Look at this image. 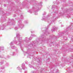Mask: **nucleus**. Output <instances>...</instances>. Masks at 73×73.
I'll use <instances>...</instances> for the list:
<instances>
[{"label": "nucleus", "instance_id": "nucleus-1", "mask_svg": "<svg viewBox=\"0 0 73 73\" xmlns=\"http://www.w3.org/2000/svg\"><path fill=\"white\" fill-rule=\"evenodd\" d=\"M17 37L18 39H19V40H18L19 42H17L15 41L14 42L15 43V44H17V45L21 46V43L22 42V41H21V40L22 39L20 37V35H19V34H18L17 35Z\"/></svg>", "mask_w": 73, "mask_h": 73}, {"label": "nucleus", "instance_id": "nucleus-2", "mask_svg": "<svg viewBox=\"0 0 73 73\" xmlns=\"http://www.w3.org/2000/svg\"><path fill=\"white\" fill-rule=\"evenodd\" d=\"M18 25L19 28L22 29V28L24 27V25L21 23V21H19L18 23Z\"/></svg>", "mask_w": 73, "mask_h": 73}, {"label": "nucleus", "instance_id": "nucleus-3", "mask_svg": "<svg viewBox=\"0 0 73 73\" xmlns=\"http://www.w3.org/2000/svg\"><path fill=\"white\" fill-rule=\"evenodd\" d=\"M0 21L1 22H4V21H5V18H3V17H2Z\"/></svg>", "mask_w": 73, "mask_h": 73}, {"label": "nucleus", "instance_id": "nucleus-4", "mask_svg": "<svg viewBox=\"0 0 73 73\" xmlns=\"http://www.w3.org/2000/svg\"><path fill=\"white\" fill-rule=\"evenodd\" d=\"M4 48L3 47L0 46V52H2L3 50H4Z\"/></svg>", "mask_w": 73, "mask_h": 73}, {"label": "nucleus", "instance_id": "nucleus-5", "mask_svg": "<svg viewBox=\"0 0 73 73\" xmlns=\"http://www.w3.org/2000/svg\"><path fill=\"white\" fill-rule=\"evenodd\" d=\"M57 28H56V27H54L52 29L51 31L52 32L54 31L55 30H57Z\"/></svg>", "mask_w": 73, "mask_h": 73}, {"label": "nucleus", "instance_id": "nucleus-6", "mask_svg": "<svg viewBox=\"0 0 73 73\" xmlns=\"http://www.w3.org/2000/svg\"><path fill=\"white\" fill-rule=\"evenodd\" d=\"M51 20L53 21H54L56 20V18L54 17H52L51 19Z\"/></svg>", "mask_w": 73, "mask_h": 73}, {"label": "nucleus", "instance_id": "nucleus-7", "mask_svg": "<svg viewBox=\"0 0 73 73\" xmlns=\"http://www.w3.org/2000/svg\"><path fill=\"white\" fill-rule=\"evenodd\" d=\"M22 69L23 70H24L25 69V64H22Z\"/></svg>", "mask_w": 73, "mask_h": 73}, {"label": "nucleus", "instance_id": "nucleus-8", "mask_svg": "<svg viewBox=\"0 0 73 73\" xmlns=\"http://www.w3.org/2000/svg\"><path fill=\"white\" fill-rule=\"evenodd\" d=\"M9 25H15V23H9Z\"/></svg>", "mask_w": 73, "mask_h": 73}, {"label": "nucleus", "instance_id": "nucleus-9", "mask_svg": "<svg viewBox=\"0 0 73 73\" xmlns=\"http://www.w3.org/2000/svg\"><path fill=\"white\" fill-rule=\"evenodd\" d=\"M10 54L11 56H15V52H11Z\"/></svg>", "mask_w": 73, "mask_h": 73}, {"label": "nucleus", "instance_id": "nucleus-10", "mask_svg": "<svg viewBox=\"0 0 73 73\" xmlns=\"http://www.w3.org/2000/svg\"><path fill=\"white\" fill-rule=\"evenodd\" d=\"M6 25H3V26H2V27H3V29H2V27L1 28V29H2V30H4V27H5V26H6Z\"/></svg>", "mask_w": 73, "mask_h": 73}, {"label": "nucleus", "instance_id": "nucleus-11", "mask_svg": "<svg viewBox=\"0 0 73 73\" xmlns=\"http://www.w3.org/2000/svg\"><path fill=\"white\" fill-rule=\"evenodd\" d=\"M43 33H44V34H45V33H46V34H47L48 33L47 32V31H43Z\"/></svg>", "mask_w": 73, "mask_h": 73}, {"label": "nucleus", "instance_id": "nucleus-12", "mask_svg": "<svg viewBox=\"0 0 73 73\" xmlns=\"http://www.w3.org/2000/svg\"><path fill=\"white\" fill-rule=\"evenodd\" d=\"M1 13L2 14V15H3V11H0V15Z\"/></svg>", "mask_w": 73, "mask_h": 73}, {"label": "nucleus", "instance_id": "nucleus-13", "mask_svg": "<svg viewBox=\"0 0 73 73\" xmlns=\"http://www.w3.org/2000/svg\"><path fill=\"white\" fill-rule=\"evenodd\" d=\"M4 64V62H3H3H0V64L1 65H2V64Z\"/></svg>", "mask_w": 73, "mask_h": 73}, {"label": "nucleus", "instance_id": "nucleus-14", "mask_svg": "<svg viewBox=\"0 0 73 73\" xmlns=\"http://www.w3.org/2000/svg\"><path fill=\"white\" fill-rule=\"evenodd\" d=\"M42 3V2H41L40 3H39V5H41V4Z\"/></svg>", "mask_w": 73, "mask_h": 73}, {"label": "nucleus", "instance_id": "nucleus-15", "mask_svg": "<svg viewBox=\"0 0 73 73\" xmlns=\"http://www.w3.org/2000/svg\"><path fill=\"white\" fill-rule=\"evenodd\" d=\"M27 39H28V37H26L25 38V41H26V42H27Z\"/></svg>", "mask_w": 73, "mask_h": 73}, {"label": "nucleus", "instance_id": "nucleus-16", "mask_svg": "<svg viewBox=\"0 0 73 73\" xmlns=\"http://www.w3.org/2000/svg\"><path fill=\"white\" fill-rule=\"evenodd\" d=\"M19 29V27H15V30H17Z\"/></svg>", "mask_w": 73, "mask_h": 73}, {"label": "nucleus", "instance_id": "nucleus-17", "mask_svg": "<svg viewBox=\"0 0 73 73\" xmlns=\"http://www.w3.org/2000/svg\"><path fill=\"white\" fill-rule=\"evenodd\" d=\"M17 69L19 70H21V69H20V67H18L17 68Z\"/></svg>", "mask_w": 73, "mask_h": 73}, {"label": "nucleus", "instance_id": "nucleus-18", "mask_svg": "<svg viewBox=\"0 0 73 73\" xmlns=\"http://www.w3.org/2000/svg\"><path fill=\"white\" fill-rule=\"evenodd\" d=\"M10 45L11 46V45H13V42H11L10 43Z\"/></svg>", "mask_w": 73, "mask_h": 73}, {"label": "nucleus", "instance_id": "nucleus-19", "mask_svg": "<svg viewBox=\"0 0 73 73\" xmlns=\"http://www.w3.org/2000/svg\"><path fill=\"white\" fill-rule=\"evenodd\" d=\"M32 39V36L29 38V40H31Z\"/></svg>", "mask_w": 73, "mask_h": 73}, {"label": "nucleus", "instance_id": "nucleus-20", "mask_svg": "<svg viewBox=\"0 0 73 73\" xmlns=\"http://www.w3.org/2000/svg\"><path fill=\"white\" fill-rule=\"evenodd\" d=\"M11 48H12V49H14L15 48V47H14V46H11Z\"/></svg>", "mask_w": 73, "mask_h": 73}, {"label": "nucleus", "instance_id": "nucleus-21", "mask_svg": "<svg viewBox=\"0 0 73 73\" xmlns=\"http://www.w3.org/2000/svg\"><path fill=\"white\" fill-rule=\"evenodd\" d=\"M35 36H36V35H32V37H35Z\"/></svg>", "mask_w": 73, "mask_h": 73}, {"label": "nucleus", "instance_id": "nucleus-22", "mask_svg": "<svg viewBox=\"0 0 73 73\" xmlns=\"http://www.w3.org/2000/svg\"><path fill=\"white\" fill-rule=\"evenodd\" d=\"M6 66H8L9 65V64L8 63H7L6 64Z\"/></svg>", "mask_w": 73, "mask_h": 73}, {"label": "nucleus", "instance_id": "nucleus-23", "mask_svg": "<svg viewBox=\"0 0 73 73\" xmlns=\"http://www.w3.org/2000/svg\"><path fill=\"white\" fill-rule=\"evenodd\" d=\"M9 55H7V58H9Z\"/></svg>", "mask_w": 73, "mask_h": 73}, {"label": "nucleus", "instance_id": "nucleus-24", "mask_svg": "<svg viewBox=\"0 0 73 73\" xmlns=\"http://www.w3.org/2000/svg\"><path fill=\"white\" fill-rule=\"evenodd\" d=\"M35 15H37V13L36 12L35 13Z\"/></svg>", "mask_w": 73, "mask_h": 73}, {"label": "nucleus", "instance_id": "nucleus-25", "mask_svg": "<svg viewBox=\"0 0 73 73\" xmlns=\"http://www.w3.org/2000/svg\"><path fill=\"white\" fill-rule=\"evenodd\" d=\"M1 69H4V67H2L1 68Z\"/></svg>", "mask_w": 73, "mask_h": 73}, {"label": "nucleus", "instance_id": "nucleus-26", "mask_svg": "<svg viewBox=\"0 0 73 73\" xmlns=\"http://www.w3.org/2000/svg\"><path fill=\"white\" fill-rule=\"evenodd\" d=\"M4 7H6V5H5V4H4Z\"/></svg>", "mask_w": 73, "mask_h": 73}, {"label": "nucleus", "instance_id": "nucleus-27", "mask_svg": "<svg viewBox=\"0 0 73 73\" xmlns=\"http://www.w3.org/2000/svg\"><path fill=\"white\" fill-rule=\"evenodd\" d=\"M36 9L37 10H38V9H38V7H37L36 8Z\"/></svg>", "mask_w": 73, "mask_h": 73}, {"label": "nucleus", "instance_id": "nucleus-28", "mask_svg": "<svg viewBox=\"0 0 73 73\" xmlns=\"http://www.w3.org/2000/svg\"><path fill=\"white\" fill-rule=\"evenodd\" d=\"M45 20V19L44 18H43L42 19V20Z\"/></svg>", "mask_w": 73, "mask_h": 73}, {"label": "nucleus", "instance_id": "nucleus-29", "mask_svg": "<svg viewBox=\"0 0 73 73\" xmlns=\"http://www.w3.org/2000/svg\"><path fill=\"white\" fill-rule=\"evenodd\" d=\"M45 15V13H44L43 14V16H44Z\"/></svg>", "mask_w": 73, "mask_h": 73}, {"label": "nucleus", "instance_id": "nucleus-30", "mask_svg": "<svg viewBox=\"0 0 73 73\" xmlns=\"http://www.w3.org/2000/svg\"><path fill=\"white\" fill-rule=\"evenodd\" d=\"M26 72H27V71H25L24 73H26Z\"/></svg>", "mask_w": 73, "mask_h": 73}, {"label": "nucleus", "instance_id": "nucleus-31", "mask_svg": "<svg viewBox=\"0 0 73 73\" xmlns=\"http://www.w3.org/2000/svg\"><path fill=\"white\" fill-rule=\"evenodd\" d=\"M25 23H27V21H25Z\"/></svg>", "mask_w": 73, "mask_h": 73}, {"label": "nucleus", "instance_id": "nucleus-32", "mask_svg": "<svg viewBox=\"0 0 73 73\" xmlns=\"http://www.w3.org/2000/svg\"><path fill=\"white\" fill-rule=\"evenodd\" d=\"M16 15H14V17H16Z\"/></svg>", "mask_w": 73, "mask_h": 73}, {"label": "nucleus", "instance_id": "nucleus-33", "mask_svg": "<svg viewBox=\"0 0 73 73\" xmlns=\"http://www.w3.org/2000/svg\"><path fill=\"white\" fill-rule=\"evenodd\" d=\"M30 67V68H32V66L31 65V66Z\"/></svg>", "mask_w": 73, "mask_h": 73}, {"label": "nucleus", "instance_id": "nucleus-34", "mask_svg": "<svg viewBox=\"0 0 73 73\" xmlns=\"http://www.w3.org/2000/svg\"><path fill=\"white\" fill-rule=\"evenodd\" d=\"M21 50H22V51H23V50L22 48H21Z\"/></svg>", "mask_w": 73, "mask_h": 73}, {"label": "nucleus", "instance_id": "nucleus-35", "mask_svg": "<svg viewBox=\"0 0 73 73\" xmlns=\"http://www.w3.org/2000/svg\"><path fill=\"white\" fill-rule=\"evenodd\" d=\"M48 28V27H47V28H46V29H47Z\"/></svg>", "mask_w": 73, "mask_h": 73}, {"label": "nucleus", "instance_id": "nucleus-36", "mask_svg": "<svg viewBox=\"0 0 73 73\" xmlns=\"http://www.w3.org/2000/svg\"><path fill=\"white\" fill-rule=\"evenodd\" d=\"M30 45H32V46H33V44H30Z\"/></svg>", "mask_w": 73, "mask_h": 73}, {"label": "nucleus", "instance_id": "nucleus-37", "mask_svg": "<svg viewBox=\"0 0 73 73\" xmlns=\"http://www.w3.org/2000/svg\"><path fill=\"white\" fill-rule=\"evenodd\" d=\"M31 73H34V72H33V71H32V72H31Z\"/></svg>", "mask_w": 73, "mask_h": 73}, {"label": "nucleus", "instance_id": "nucleus-38", "mask_svg": "<svg viewBox=\"0 0 73 73\" xmlns=\"http://www.w3.org/2000/svg\"><path fill=\"white\" fill-rule=\"evenodd\" d=\"M48 60H50V58H48Z\"/></svg>", "mask_w": 73, "mask_h": 73}, {"label": "nucleus", "instance_id": "nucleus-39", "mask_svg": "<svg viewBox=\"0 0 73 73\" xmlns=\"http://www.w3.org/2000/svg\"><path fill=\"white\" fill-rule=\"evenodd\" d=\"M1 28V26L0 25V28Z\"/></svg>", "mask_w": 73, "mask_h": 73}, {"label": "nucleus", "instance_id": "nucleus-40", "mask_svg": "<svg viewBox=\"0 0 73 73\" xmlns=\"http://www.w3.org/2000/svg\"><path fill=\"white\" fill-rule=\"evenodd\" d=\"M31 32L32 33H33V32Z\"/></svg>", "mask_w": 73, "mask_h": 73}, {"label": "nucleus", "instance_id": "nucleus-41", "mask_svg": "<svg viewBox=\"0 0 73 73\" xmlns=\"http://www.w3.org/2000/svg\"><path fill=\"white\" fill-rule=\"evenodd\" d=\"M57 73V72H56V73Z\"/></svg>", "mask_w": 73, "mask_h": 73}, {"label": "nucleus", "instance_id": "nucleus-42", "mask_svg": "<svg viewBox=\"0 0 73 73\" xmlns=\"http://www.w3.org/2000/svg\"><path fill=\"white\" fill-rule=\"evenodd\" d=\"M21 17H23V16H22V15H21Z\"/></svg>", "mask_w": 73, "mask_h": 73}, {"label": "nucleus", "instance_id": "nucleus-43", "mask_svg": "<svg viewBox=\"0 0 73 73\" xmlns=\"http://www.w3.org/2000/svg\"><path fill=\"white\" fill-rule=\"evenodd\" d=\"M44 36V35H42V36Z\"/></svg>", "mask_w": 73, "mask_h": 73}, {"label": "nucleus", "instance_id": "nucleus-44", "mask_svg": "<svg viewBox=\"0 0 73 73\" xmlns=\"http://www.w3.org/2000/svg\"><path fill=\"white\" fill-rule=\"evenodd\" d=\"M31 36H32V35H31Z\"/></svg>", "mask_w": 73, "mask_h": 73}, {"label": "nucleus", "instance_id": "nucleus-45", "mask_svg": "<svg viewBox=\"0 0 73 73\" xmlns=\"http://www.w3.org/2000/svg\"><path fill=\"white\" fill-rule=\"evenodd\" d=\"M12 20H13V19H12Z\"/></svg>", "mask_w": 73, "mask_h": 73}, {"label": "nucleus", "instance_id": "nucleus-46", "mask_svg": "<svg viewBox=\"0 0 73 73\" xmlns=\"http://www.w3.org/2000/svg\"><path fill=\"white\" fill-rule=\"evenodd\" d=\"M33 32H34V31H33Z\"/></svg>", "mask_w": 73, "mask_h": 73}]
</instances>
